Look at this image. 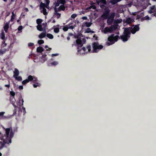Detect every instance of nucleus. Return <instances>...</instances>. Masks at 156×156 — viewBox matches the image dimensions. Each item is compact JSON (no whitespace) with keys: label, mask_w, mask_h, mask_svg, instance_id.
<instances>
[{"label":"nucleus","mask_w":156,"mask_h":156,"mask_svg":"<svg viewBox=\"0 0 156 156\" xmlns=\"http://www.w3.org/2000/svg\"><path fill=\"white\" fill-rule=\"evenodd\" d=\"M14 135V133L12 130L10 132V136L9 138L5 139L3 141L4 142L2 143L0 141V143L1 144V146H0V149H2L4 147L5 144H9L11 143V139L13 137Z\"/></svg>","instance_id":"obj_1"},{"label":"nucleus","mask_w":156,"mask_h":156,"mask_svg":"<svg viewBox=\"0 0 156 156\" xmlns=\"http://www.w3.org/2000/svg\"><path fill=\"white\" fill-rule=\"evenodd\" d=\"M76 26V24H75L74 25V26H69L68 28H69V29H73L74 28V27H75Z\"/></svg>","instance_id":"obj_53"},{"label":"nucleus","mask_w":156,"mask_h":156,"mask_svg":"<svg viewBox=\"0 0 156 156\" xmlns=\"http://www.w3.org/2000/svg\"><path fill=\"white\" fill-rule=\"evenodd\" d=\"M151 19V18L148 16H147L141 18V20L143 21L144 20H150Z\"/></svg>","instance_id":"obj_29"},{"label":"nucleus","mask_w":156,"mask_h":156,"mask_svg":"<svg viewBox=\"0 0 156 156\" xmlns=\"http://www.w3.org/2000/svg\"><path fill=\"white\" fill-rule=\"evenodd\" d=\"M91 32L90 28H87L85 30V33H90Z\"/></svg>","instance_id":"obj_50"},{"label":"nucleus","mask_w":156,"mask_h":156,"mask_svg":"<svg viewBox=\"0 0 156 156\" xmlns=\"http://www.w3.org/2000/svg\"><path fill=\"white\" fill-rule=\"evenodd\" d=\"M10 94L11 95L10 98V100L11 103L12 101H14L15 102L16 100L14 98V96L15 95V93L13 91H11L10 92Z\"/></svg>","instance_id":"obj_11"},{"label":"nucleus","mask_w":156,"mask_h":156,"mask_svg":"<svg viewBox=\"0 0 156 156\" xmlns=\"http://www.w3.org/2000/svg\"><path fill=\"white\" fill-rule=\"evenodd\" d=\"M19 88L20 90H22L23 89V86H19Z\"/></svg>","instance_id":"obj_63"},{"label":"nucleus","mask_w":156,"mask_h":156,"mask_svg":"<svg viewBox=\"0 0 156 156\" xmlns=\"http://www.w3.org/2000/svg\"><path fill=\"white\" fill-rule=\"evenodd\" d=\"M37 30L40 31H42V30L44 31V29H43V28L42 27V26L41 25H38L37 27Z\"/></svg>","instance_id":"obj_27"},{"label":"nucleus","mask_w":156,"mask_h":156,"mask_svg":"<svg viewBox=\"0 0 156 156\" xmlns=\"http://www.w3.org/2000/svg\"><path fill=\"white\" fill-rule=\"evenodd\" d=\"M44 41L43 40H38L37 41L38 44L41 45L44 43Z\"/></svg>","instance_id":"obj_45"},{"label":"nucleus","mask_w":156,"mask_h":156,"mask_svg":"<svg viewBox=\"0 0 156 156\" xmlns=\"http://www.w3.org/2000/svg\"><path fill=\"white\" fill-rule=\"evenodd\" d=\"M5 41H3V43L4 44V45H3V44H2V45H1V46H3V47L5 46H6V43H5Z\"/></svg>","instance_id":"obj_61"},{"label":"nucleus","mask_w":156,"mask_h":156,"mask_svg":"<svg viewBox=\"0 0 156 156\" xmlns=\"http://www.w3.org/2000/svg\"><path fill=\"white\" fill-rule=\"evenodd\" d=\"M144 16V13L142 12L140 14V15H138L137 16V19H139L140 18L142 17L143 16Z\"/></svg>","instance_id":"obj_40"},{"label":"nucleus","mask_w":156,"mask_h":156,"mask_svg":"<svg viewBox=\"0 0 156 156\" xmlns=\"http://www.w3.org/2000/svg\"><path fill=\"white\" fill-rule=\"evenodd\" d=\"M33 77L32 76L30 75L28 76L27 79H26L22 81V83L23 85H25L26 84L29 83L30 81H32L33 80Z\"/></svg>","instance_id":"obj_10"},{"label":"nucleus","mask_w":156,"mask_h":156,"mask_svg":"<svg viewBox=\"0 0 156 156\" xmlns=\"http://www.w3.org/2000/svg\"><path fill=\"white\" fill-rule=\"evenodd\" d=\"M47 36L49 39H52L54 38L53 35L51 34H47Z\"/></svg>","instance_id":"obj_34"},{"label":"nucleus","mask_w":156,"mask_h":156,"mask_svg":"<svg viewBox=\"0 0 156 156\" xmlns=\"http://www.w3.org/2000/svg\"><path fill=\"white\" fill-rule=\"evenodd\" d=\"M107 19V23L109 25H111L113 22V20L109 18H108Z\"/></svg>","instance_id":"obj_26"},{"label":"nucleus","mask_w":156,"mask_h":156,"mask_svg":"<svg viewBox=\"0 0 156 156\" xmlns=\"http://www.w3.org/2000/svg\"><path fill=\"white\" fill-rule=\"evenodd\" d=\"M9 22H6L4 27V30L6 33H7L8 29L9 28Z\"/></svg>","instance_id":"obj_14"},{"label":"nucleus","mask_w":156,"mask_h":156,"mask_svg":"<svg viewBox=\"0 0 156 156\" xmlns=\"http://www.w3.org/2000/svg\"><path fill=\"white\" fill-rule=\"evenodd\" d=\"M23 27L22 26H20L18 28V30L19 31H21L23 29Z\"/></svg>","instance_id":"obj_56"},{"label":"nucleus","mask_w":156,"mask_h":156,"mask_svg":"<svg viewBox=\"0 0 156 156\" xmlns=\"http://www.w3.org/2000/svg\"><path fill=\"white\" fill-rule=\"evenodd\" d=\"M12 16L11 17V22H13L14 20L15 19V15L13 12H12Z\"/></svg>","instance_id":"obj_32"},{"label":"nucleus","mask_w":156,"mask_h":156,"mask_svg":"<svg viewBox=\"0 0 156 156\" xmlns=\"http://www.w3.org/2000/svg\"><path fill=\"white\" fill-rule=\"evenodd\" d=\"M68 29L69 28H68V27L67 26H66L63 28V30L64 31H67L68 30Z\"/></svg>","instance_id":"obj_51"},{"label":"nucleus","mask_w":156,"mask_h":156,"mask_svg":"<svg viewBox=\"0 0 156 156\" xmlns=\"http://www.w3.org/2000/svg\"><path fill=\"white\" fill-rule=\"evenodd\" d=\"M51 64L52 65H54V66H56V65L58 64V62H57L56 61H54L52 63H51Z\"/></svg>","instance_id":"obj_54"},{"label":"nucleus","mask_w":156,"mask_h":156,"mask_svg":"<svg viewBox=\"0 0 156 156\" xmlns=\"http://www.w3.org/2000/svg\"><path fill=\"white\" fill-rule=\"evenodd\" d=\"M42 25L44 26V27H43V29H44V31H45V28L47 26V23L45 22V23H43Z\"/></svg>","instance_id":"obj_49"},{"label":"nucleus","mask_w":156,"mask_h":156,"mask_svg":"<svg viewBox=\"0 0 156 156\" xmlns=\"http://www.w3.org/2000/svg\"><path fill=\"white\" fill-rule=\"evenodd\" d=\"M134 21V20L130 17L126 18V19L124 20L123 21L124 24L126 23V24L131 23Z\"/></svg>","instance_id":"obj_9"},{"label":"nucleus","mask_w":156,"mask_h":156,"mask_svg":"<svg viewBox=\"0 0 156 156\" xmlns=\"http://www.w3.org/2000/svg\"><path fill=\"white\" fill-rule=\"evenodd\" d=\"M77 15L76 14H73L71 16V17L72 18L74 19L76 16Z\"/></svg>","instance_id":"obj_55"},{"label":"nucleus","mask_w":156,"mask_h":156,"mask_svg":"<svg viewBox=\"0 0 156 156\" xmlns=\"http://www.w3.org/2000/svg\"><path fill=\"white\" fill-rule=\"evenodd\" d=\"M54 31L55 33H58L59 32V28H58V27H55L54 28Z\"/></svg>","instance_id":"obj_43"},{"label":"nucleus","mask_w":156,"mask_h":156,"mask_svg":"<svg viewBox=\"0 0 156 156\" xmlns=\"http://www.w3.org/2000/svg\"><path fill=\"white\" fill-rule=\"evenodd\" d=\"M47 55L46 54H44L42 56V58L44 60V62L46 60H47V59L46 58V56Z\"/></svg>","instance_id":"obj_41"},{"label":"nucleus","mask_w":156,"mask_h":156,"mask_svg":"<svg viewBox=\"0 0 156 156\" xmlns=\"http://www.w3.org/2000/svg\"><path fill=\"white\" fill-rule=\"evenodd\" d=\"M1 38L2 40H4L5 39V34L4 32H2V33H1Z\"/></svg>","instance_id":"obj_46"},{"label":"nucleus","mask_w":156,"mask_h":156,"mask_svg":"<svg viewBox=\"0 0 156 156\" xmlns=\"http://www.w3.org/2000/svg\"><path fill=\"white\" fill-rule=\"evenodd\" d=\"M108 32L112 33L110 27H106L104 30V34H106Z\"/></svg>","instance_id":"obj_22"},{"label":"nucleus","mask_w":156,"mask_h":156,"mask_svg":"<svg viewBox=\"0 0 156 156\" xmlns=\"http://www.w3.org/2000/svg\"><path fill=\"white\" fill-rule=\"evenodd\" d=\"M83 37V35L81 34H78L76 35L75 36V37L77 39H81V37Z\"/></svg>","instance_id":"obj_28"},{"label":"nucleus","mask_w":156,"mask_h":156,"mask_svg":"<svg viewBox=\"0 0 156 156\" xmlns=\"http://www.w3.org/2000/svg\"><path fill=\"white\" fill-rule=\"evenodd\" d=\"M130 27H127V28H125L124 31V35L130 36Z\"/></svg>","instance_id":"obj_12"},{"label":"nucleus","mask_w":156,"mask_h":156,"mask_svg":"<svg viewBox=\"0 0 156 156\" xmlns=\"http://www.w3.org/2000/svg\"><path fill=\"white\" fill-rule=\"evenodd\" d=\"M55 12L54 13V15L57 16V19L61 17V14L60 13H58L57 12V9L56 8H55L54 9Z\"/></svg>","instance_id":"obj_17"},{"label":"nucleus","mask_w":156,"mask_h":156,"mask_svg":"<svg viewBox=\"0 0 156 156\" xmlns=\"http://www.w3.org/2000/svg\"><path fill=\"white\" fill-rule=\"evenodd\" d=\"M42 20L40 19H37L36 20V22L38 24V25H41L40 24L42 22Z\"/></svg>","instance_id":"obj_37"},{"label":"nucleus","mask_w":156,"mask_h":156,"mask_svg":"<svg viewBox=\"0 0 156 156\" xmlns=\"http://www.w3.org/2000/svg\"><path fill=\"white\" fill-rule=\"evenodd\" d=\"M130 37V36L124 34L121 36V39H122L123 41H126L128 40V38Z\"/></svg>","instance_id":"obj_13"},{"label":"nucleus","mask_w":156,"mask_h":156,"mask_svg":"<svg viewBox=\"0 0 156 156\" xmlns=\"http://www.w3.org/2000/svg\"><path fill=\"white\" fill-rule=\"evenodd\" d=\"M11 103L13 106L15 108V109H14L13 111V115H14L16 114V108H18V107L16 105H15V103L14 102V101H12Z\"/></svg>","instance_id":"obj_18"},{"label":"nucleus","mask_w":156,"mask_h":156,"mask_svg":"<svg viewBox=\"0 0 156 156\" xmlns=\"http://www.w3.org/2000/svg\"><path fill=\"white\" fill-rule=\"evenodd\" d=\"M92 46L93 50L92 51L93 53H97L98 51V50L101 49L103 48V46L100 45H99L98 42H94L92 44Z\"/></svg>","instance_id":"obj_3"},{"label":"nucleus","mask_w":156,"mask_h":156,"mask_svg":"<svg viewBox=\"0 0 156 156\" xmlns=\"http://www.w3.org/2000/svg\"><path fill=\"white\" fill-rule=\"evenodd\" d=\"M46 36V34L42 32L38 35V37L40 39H42L44 37Z\"/></svg>","instance_id":"obj_25"},{"label":"nucleus","mask_w":156,"mask_h":156,"mask_svg":"<svg viewBox=\"0 0 156 156\" xmlns=\"http://www.w3.org/2000/svg\"><path fill=\"white\" fill-rule=\"evenodd\" d=\"M13 77H15L17 76H18L19 74V72L18 69H15V71L13 72Z\"/></svg>","instance_id":"obj_21"},{"label":"nucleus","mask_w":156,"mask_h":156,"mask_svg":"<svg viewBox=\"0 0 156 156\" xmlns=\"http://www.w3.org/2000/svg\"><path fill=\"white\" fill-rule=\"evenodd\" d=\"M40 8H45V4L42 2H41L40 5Z\"/></svg>","instance_id":"obj_44"},{"label":"nucleus","mask_w":156,"mask_h":156,"mask_svg":"<svg viewBox=\"0 0 156 156\" xmlns=\"http://www.w3.org/2000/svg\"><path fill=\"white\" fill-rule=\"evenodd\" d=\"M14 78L16 80L19 81H21L22 80V78L21 76H17Z\"/></svg>","instance_id":"obj_30"},{"label":"nucleus","mask_w":156,"mask_h":156,"mask_svg":"<svg viewBox=\"0 0 156 156\" xmlns=\"http://www.w3.org/2000/svg\"><path fill=\"white\" fill-rule=\"evenodd\" d=\"M86 41V40L84 38H83L82 40V38L80 39H77L76 40V44L75 46H78L77 50L78 52L80 54L81 53H83V52H81V50L80 48H81L83 46L82 42L84 43Z\"/></svg>","instance_id":"obj_2"},{"label":"nucleus","mask_w":156,"mask_h":156,"mask_svg":"<svg viewBox=\"0 0 156 156\" xmlns=\"http://www.w3.org/2000/svg\"><path fill=\"white\" fill-rule=\"evenodd\" d=\"M58 2H59V3L61 4H62L63 5L66 3V2L65 0H58Z\"/></svg>","instance_id":"obj_42"},{"label":"nucleus","mask_w":156,"mask_h":156,"mask_svg":"<svg viewBox=\"0 0 156 156\" xmlns=\"http://www.w3.org/2000/svg\"><path fill=\"white\" fill-rule=\"evenodd\" d=\"M80 49L81 50V52H83V54L85 53V52L87 53L88 52H91V51L92 52V51H91V46L90 45L86 46V47H83ZM81 54H83V53Z\"/></svg>","instance_id":"obj_6"},{"label":"nucleus","mask_w":156,"mask_h":156,"mask_svg":"<svg viewBox=\"0 0 156 156\" xmlns=\"http://www.w3.org/2000/svg\"><path fill=\"white\" fill-rule=\"evenodd\" d=\"M44 50V49L41 47L40 46L37 47V51L38 52L41 53Z\"/></svg>","instance_id":"obj_24"},{"label":"nucleus","mask_w":156,"mask_h":156,"mask_svg":"<svg viewBox=\"0 0 156 156\" xmlns=\"http://www.w3.org/2000/svg\"><path fill=\"white\" fill-rule=\"evenodd\" d=\"M119 38L118 35H117L115 36H114V34H111L108 38V41L110 42L111 44H109V43L107 42V43L108 44V45H111L115 43V42L117 41Z\"/></svg>","instance_id":"obj_4"},{"label":"nucleus","mask_w":156,"mask_h":156,"mask_svg":"<svg viewBox=\"0 0 156 156\" xmlns=\"http://www.w3.org/2000/svg\"><path fill=\"white\" fill-rule=\"evenodd\" d=\"M92 23L91 22H86L85 23V24L86 27H90L91 26Z\"/></svg>","instance_id":"obj_39"},{"label":"nucleus","mask_w":156,"mask_h":156,"mask_svg":"<svg viewBox=\"0 0 156 156\" xmlns=\"http://www.w3.org/2000/svg\"><path fill=\"white\" fill-rule=\"evenodd\" d=\"M10 131V129L9 128L5 129L6 139L9 138V135Z\"/></svg>","instance_id":"obj_16"},{"label":"nucleus","mask_w":156,"mask_h":156,"mask_svg":"<svg viewBox=\"0 0 156 156\" xmlns=\"http://www.w3.org/2000/svg\"><path fill=\"white\" fill-rule=\"evenodd\" d=\"M149 13L151 14L153 13V15L154 16H156V8L155 5H153L150 8V10L148 11Z\"/></svg>","instance_id":"obj_8"},{"label":"nucleus","mask_w":156,"mask_h":156,"mask_svg":"<svg viewBox=\"0 0 156 156\" xmlns=\"http://www.w3.org/2000/svg\"><path fill=\"white\" fill-rule=\"evenodd\" d=\"M43 14L44 15H46L48 14V13L47 12V10L45 9L44 8L43 9Z\"/></svg>","instance_id":"obj_48"},{"label":"nucleus","mask_w":156,"mask_h":156,"mask_svg":"<svg viewBox=\"0 0 156 156\" xmlns=\"http://www.w3.org/2000/svg\"><path fill=\"white\" fill-rule=\"evenodd\" d=\"M116 22H117V23H120L121 22H122V20H116Z\"/></svg>","instance_id":"obj_60"},{"label":"nucleus","mask_w":156,"mask_h":156,"mask_svg":"<svg viewBox=\"0 0 156 156\" xmlns=\"http://www.w3.org/2000/svg\"><path fill=\"white\" fill-rule=\"evenodd\" d=\"M19 105L20 106H23V104L24 101L23 98H22V96H20L19 98Z\"/></svg>","instance_id":"obj_15"},{"label":"nucleus","mask_w":156,"mask_h":156,"mask_svg":"<svg viewBox=\"0 0 156 156\" xmlns=\"http://www.w3.org/2000/svg\"><path fill=\"white\" fill-rule=\"evenodd\" d=\"M90 9H96V6L95 5H92L91 6H90Z\"/></svg>","instance_id":"obj_57"},{"label":"nucleus","mask_w":156,"mask_h":156,"mask_svg":"<svg viewBox=\"0 0 156 156\" xmlns=\"http://www.w3.org/2000/svg\"><path fill=\"white\" fill-rule=\"evenodd\" d=\"M98 5H99L101 3L102 4L104 5H106L107 2L106 0H98L97 1Z\"/></svg>","instance_id":"obj_23"},{"label":"nucleus","mask_w":156,"mask_h":156,"mask_svg":"<svg viewBox=\"0 0 156 156\" xmlns=\"http://www.w3.org/2000/svg\"><path fill=\"white\" fill-rule=\"evenodd\" d=\"M34 45V44L32 43H30L28 44V46L29 47L32 46Z\"/></svg>","instance_id":"obj_59"},{"label":"nucleus","mask_w":156,"mask_h":156,"mask_svg":"<svg viewBox=\"0 0 156 156\" xmlns=\"http://www.w3.org/2000/svg\"><path fill=\"white\" fill-rule=\"evenodd\" d=\"M115 17V12H112V13L110 16H109L108 18L113 19H114V17Z\"/></svg>","instance_id":"obj_36"},{"label":"nucleus","mask_w":156,"mask_h":156,"mask_svg":"<svg viewBox=\"0 0 156 156\" xmlns=\"http://www.w3.org/2000/svg\"><path fill=\"white\" fill-rule=\"evenodd\" d=\"M6 51V49L5 48L1 49L0 50V55H2Z\"/></svg>","instance_id":"obj_31"},{"label":"nucleus","mask_w":156,"mask_h":156,"mask_svg":"<svg viewBox=\"0 0 156 156\" xmlns=\"http://www.w3.org/2000/svg\"><path fill=\"white\" fill-rule=\"evenodd\" d=\"M139 24L136 25L133 27H129L130 29V32L132 34H135L136 31H138L140 29L139 27Z\"/></svg>","instance_id":"obj_7"},{"label":"nucleus","mask_w":156,"mask_h":156,"mask_svg":"<svg viewBox=\"0 0 156 156\" xmlns=\"http://www.w3.org/2000/svg\"><path fill=\"white\" fill-rule=\"evenodd\" d=\"M34 83L33 84V87L35 88L37 87L38 86L40 87L41 85V84L38 82Z\"/></svg>","instance_id":"obj_35"},{"label":"nucleus","mask_w":156,"mask_h":156,"mask_svg":"<svg viewBox=\"0 0 156 156\" xmlns=\"http://www.w3.org/2000/svg\"><path fill=\"white\" fill-rule=\"evenodd\" d=\"M45 2H46V4L47 5H48L50 3V1L49 0H44Z\"/></svg>","instance_id":"obj_58"},{"label":"nucleus","mask_w":156,"mask_h":156,"mask_svg":"<svg viewBox=\"0 0 156 156\" xmlns=\"http://www.w3.org/2000/svg\"><path fill=\"white\" fill-rule=\"evenodd\" d=\"M118 25H112L110 27L112 33L113 31L115 30L118 28Z\"/></svg>","instance_id":"obj_19"},{"label":"nucleus","mask_w":156,"mask_h":156,"mask_svg":"<svg viewBox=\"0 0 156 156\" xmlns=\"http://www.w3.org/2000/svg\"><path fill=\"white\" fill-rule=\"evenodd\" d=\"M33 80H32V82L34 83L38 82L37 78L35 76H32Z\"/></svg>","instance_id":"obj_33"},{"label":"nucleus","mask_w":156,"mask_h":156,"mask_svg":"<svg viewBox=\"0 0 156 156\" xmlns=\"http://www.w3.org/2000/svg\"><path fill=\"white\" fill-rule=\"evenodd\" d=\"M54 5H55V8H56V7L59 6L60 3L59 2H58V0H57V2L55 3Z\"/></svg>","instance_id":"obj_52"},{"label":"nucleus","mask_w":156,"mask_h":156,"mask_svg":"<svg viewBox=\"0 0 156 156\" xmlns=\"http://www.w3.org/2000/svg\"><path fill=\"white\" fill-rule=\"evenodd\" d=\"M5 87L9 88L10 87V84H5Z\"/></svg>","instance_id":"obj_62"},{"label":"nucleus","mask_w":156,"mask_h":156,"mask_svg":"<svg viewBox=\"0 0 156 156\" xmlns=\"http://www.w3.org/2000/svg\"><path fill=\"white\" fill-rule=\"evenodd\" d=\"M110 2L112 5H115L117 3V2L116 0H112Z\"/></svg>","instance_id":"obj_47"},{"label":"nucleus","mask_w":156,"mask_h":156,"mask_svg":"<svg viewBox=\"0 0 156 156\" xmlns=\"http://www.w3.org/2000/svg\"><path fill=\"white\" fill-rule=\"evenodd\" d=\"M22 110L23 111V112L24 113H25L26 112V110H25V108L24 107H22Z\"/></svg>","instance_id":"obj_64"},{"label":"nucleus","mask_w":156,"mask_h":156,"mask_svg":"<svg viewBox=\"0 0 156 156\" xmlns=\"http://www.w3.org/2000/svg\"><path fill=\"white\" fill-rule=\"evenodd\" d=\"M110 10L109 9H105L102 15L101 16V18L103 20L107 19L109 16Z\"/></svg>","instance_id":"obj_5"},{"label":"nucleus","mask_w":156,"mask_h":156,"mask_svg":"<svg viewBox=\"0 0 156 156\" xmlns=\"http://www.w3.org/2000/svg\"><path fill=\"white\" fill-rule=\"evenodd\" d=\"M5 112H0V117H2V119H5L9 118V117L8 116H4V115L5 114Z\"/></svg>","instance_id":"obj_20"},{"label":"nucleus","mask_w":156,"mask_h":156,"mask_svg":"<svg viewBox=\"0 0 156 156\" xmlns=\"http://www.w3.org/2000/svg\"><path fill=\"white\" fill-rule=\"evenodd\" d=\"M59 10H61H61L62 11H64L65 10V9H66L65 7V6H64V5H61L59 7Z\"/></svg>","instance_id":"obj_38"}]
</instances>
